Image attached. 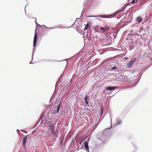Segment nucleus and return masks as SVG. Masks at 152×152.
<instances>
[{
	"mask_svg": "<svg viewBox=\"0 0 152 152\" xmlns=\"http://www.w3.org/2000/svg\"><path fill=\"white\" fill-rule=\"evenodd\" d=\"M136 61V58H134L132 59V60L129 62L127 64L126 67L128 68H131L133 65V64Z\"/></svg>",
	"mask_w": 152,
	"mask_h": 152,
	"instance_id": "f257e3e1",
	"label": "nucleus"
},
{
	"mask_svg": "<svg viewBox=\"0 0 152 152\" xmlns=\"http://www.w3.org/2000/svg\"><path fill=\"white\" fill-rule=\"evenodd\" d=\"M35 34L34 38V46L35 47L37 43V34L36 33V31H35Z\"/></svg>",
	"mask_w": 152,
	"mask_h": 152,
	"instance_id": "f03ea898",
	"label": "nucleus"
},
{
	"mask_svg": "<svg viewBox=\"0 0 152 152\" xmlns=\"http://www.w3.org/2000/svg\"><path fill=\"white\" fill-rule=\"evenodd\" d=\"M27 139V136L24 137L23 138L22 144L23 147L25 148H26V142Z\"/></svg>",
	"mask_w": 152,
	"mask_h": 152,
	"instance_id": "7ed1b4c3",
	"label": "nucleus"
},
{
	"mask_svg": "<svg viewBox=\"0 0 152 152\" xmlns=\"http://www.w3.org/2000/svg\"><path fill=\"white\" fill-rule=\"evenodd\" d=\"M54 125L53 124H51L50 126V128H49L48 130V133H53L54 132Z\"/></svg>",
	"mask_w": 152,
	"mask_h": 152,
	"instance_id": "20e7f679",
	"label": "nucleus"
},
{
	"mask_svg": "<svg viewBox=\"0 0 152 152\" xmlns=\"http://www.w3.org/2000/svg\"><path fill=\"white\" fill-rule=\"evenodd\" d=\"M116 88H117V87L109 86L108 87H106L105 89L106 90H108L109 91H111L115 89Z\"/></svg>",
	"mask_w": 152,
	"mask_h": 152,
	"instance_id": "39448f33",
	"label": "nucleus"
},
{
	"mask_svg": "<svg viewBox=\"0 0 152 152\" xmlns=\"http://www.w3.org/2000/svg\"><path fill=\"white\" fill-rule=\"evenodd\" d=\"M91 23L88 22L87 24L85 25V28L84 29V30H86L89 27L91 26Z\"/></svg>",
	"mask_w": 152,
	"mask_h": 152,
	"instance_id": "423d86ee",
	"label": "nucleus"
},
{
	"mask_svg": "<svg viewBox=\"0 0 152 152\" xmlns=\"http://www.w3.org/2000/svg\"><path fill=\"white\" fill-rule=\"evenodd\" d=\"M89 141V140H88V141H87L85 142L84 143L85 148H86V149H87L88 150H89L88 146V142Z\"/></svg>",
	"mask_w": 152,
	"mask_h": 152,
	"instance_id": "0eeeda50",
	"label": "nucleus"
},
{
	"mask_svg": "<svg viewBox=\"0 0 152 152\" xmlns=\"http://www.w3.org/2000/svg\"><path fill=\"white\" fill-rule=\"evenodd\" d=\"M137 20L138 23H140L142 21V19L141 17H139L137 18Z\"/></svg>",
	"mask_w": 152,
	"mask_h": 152,
	"instance_id": "6e6552de",
	"label": "nucleus"
},
{
	"mask_svg": "<svg viewBox=\"0 0 152 152\" xmlns=\"http://www.w3.org/2000/svg\"><path fill=\"white\" fill-rule=\"evenodd\" d=\"M99 29L102 31L101 32L102 33H104V32L106 31L105 29L103 27H101L99 28Z\"/></svg>",
	"mask_w": 152,
	"mask_h": 152,
	"instance_id": "1a4fd4ad",
	"label": "nucleus"
},
{
	"mask_svg": "<svg viewBox=\"0 0 152 152\" xmlns=\"http://www.w3.org/2000/svg\"><path fill=\"white\" fill-rule=\"evenodd\" d=\"M60 104H61L60 103L57 107V111H56V112L57 113H58L60 109Z\"/></svg>",
	"mask_w": 152,
	"mask_h": 152,
	"instance_id": "9d476101",
	"label": "nucleus"
},
{
	"mask_svg": "<svg viewBox=\"0 0 152 152\" xmlns=\"http://www.w3.org/2000/svg\"><path fill=\"white\" fill-rule=\"evenodd\" d=\"M98 26H97V27H95V28L94 29H95V32H99V31L98 30Z\"/></svg>",
	"mask_w": 152,
	"mask_h": 152,
	"instance_id": "9b49d317",
	"label": "nucleus"
},
{
	"mask_svg": "<svg viewBox=\"0 0 152 152\" xmlns=\"http://www.w3.org/2000/svg\"><path fill=\"white\" fill-rule=\"evenodd\" d=\"M116 69V67L115 66H113L111 68V70H113L114 69Z\"/></svg>",
	"mask_w": 152,
	"mask_h": 152,
	"instance_id": "f8f14e48",
	"label": "nucleus"
},
{
	"mask_svg": "<svg viewBox=\"0 0 152 152\" xmlns=\"http://www.w3.org/2000/svg\"><path fill=\"white\" fill-rule=\"evenodd\" d=\"M105 28V29H106V31H107V30H109L110 29V28L109 27H106Z\"/></svg>",
	"mask_w": 152,
	"mask_h": 152,
	"instance_id": "ddd939ff",
	"label": "nucleus"
},
{
	"mask_svg": "<svg viewBox=\"0 0 152 152\" xmlns=\"http://www.w3.org/2000/svg\"><path fill=\"white\" fill-rule=\"evenodd\" d=\"M85 102H86V104H88V102L87 101V100H85Z\"/></svg>",
	"mask_w": 152,
	"mask_h": 152,
	"instance_id": "4468645a",
	"label": "nucleus"
},
{
	"mask_svg": "<svg viewBox=\"0 0 152 152\" xmlns=\"http://www.w3.org/2000/svg\"><path fill=\"white\" fill-rule=\"evenodd\" d=\"M135 2V0H133L132 2V4H134Z\"/></svg>",
	"mask_w": 152,
	"mask_h": 152,
	"instance_id": "2eb2a0df",
	"label": "nucleus"
},
{
	"mask_svg": "<svg viewBox=\"0 0 152 152\" xmlns=\"http://www.w3.org/2000/svg\"><path fill=\"white\" fill-rule=\"evenodd\" d=\"M124 59L125 60H128V57H125L124 58Z\"/></svg>",
	"mask_w": 152,
	"mask_h": 152,
	"instance_id": "dca6fc26",
	"label": "nucleus"
},
{
	"mask_svg": "<svg viewBox=\"0 0 152 152\" xmlns=\"http://www.w3.org/2000/svg\"><path fill=\"white\" fill-rule=\"evenodd\" d=\"M84 99L85 100H87V96H86L84 98Z\"/></svg>",
	"mask_w": 152,
	"mask_h": 152,
	"instance_id": "f3484780",
	"label": "nucleus"
},
{
	"mask_svg": "<svg viewBox=\"0 0 152 152\" xmlns=\"http://www.w3.org/2000/svg\"><path fill=\"white\" fill-rule=\"evenodd\" d=\"M105 16L104 15H100L99 16L100 17H101L102 18H105V17H104Z\"/></svg>",
	"mask_w": 152,
	"mask_h": 152,
	"instance_id": "a211bd4d",
	"label": "nucleus"
},
{
	"mask_svg": "<svg viewBox=\"0 0 152 152\" xmlns=\"http://www.w3.org/2000/svg\"><path fill=\"white\" fill-rule=\"evenodd\" d=\"M137 1H138V0H136V2H137Z\"/></svg>",
	"mask_w": 152,
	"mask_h": 152,
	"instance_id": "6ab92c4d",
	"label": "nucleus"
},
{
	"mask_svg": "<svg viewBox=\"0 0 152 152\" xmlns=\"http://www.w3.org/2000/svg\"><path fill=\"white\" fill-rule=\"evenodd\" d=\"M84 139H83V140H84Z\"/></svg>",
	"mask_w": 152,
	"mask_h": 152,
	"instance_id": "aec40b11",
	"label": "nucleus"
}]
</instances>
